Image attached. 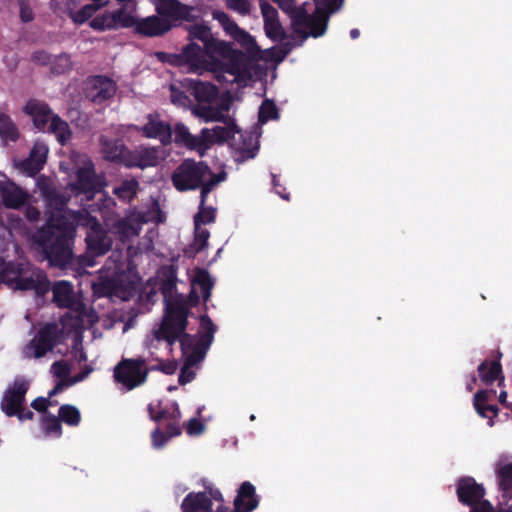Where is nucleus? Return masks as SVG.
Returning <instances> with one entry per match:
<instances>
[{"label": "nucleus", "instance_id": "nucleus-1", "mask_svg": "<svg viewBox=\"0 0 512 512\" xmlns=\"http://www.w3.org/2000/svg\"><path fill=\"white\" fill-rule=\"evenodd\" d=\"M72 217L71 220L65 215L52 213L30 237L32 244L51 267L66 269L73 264L77 225L91 224L85 241L92 254L104 255L111 249L112 241L96 218L81 211L73 212Z\"/></svg>", "mask_w": 512, "mask_h": 512}, {"label": "nucleus", "instance_id": "nucleus-2", "mask_svg": "<svg viewBox=\"0 0 512 512\" xmlns=\"http://www.w3.org/2000/svg\"><path fill=\"white\" fill-rule=\"evenodd\" d=\"M192 35L202 41L203 48L196 43H189L179 54L159 52L158 58L173 66L198 69L204 65L206 57H220L222 59L220 68L224 73L233 76L231 82L242 84L251 79L254 59L249 54L234 49L230 43L218 41L213 37L214 34Z\"/></svg>", "mask_w": 512, "mask_h": 512}, {"label": "nucleus", "instance_id": "nucleus-3", "mask_svg": "<svg viewBox=\"0 0 512 512\" xmlns=\"http://www.w3.org/2000/svg\"><path fill=\"white\" fill-rule=\"evenodd\" d=\"M176 290V280L167 278L161 285V292L164 296V315L160 327L155 331V338L171 342L178 333H181L188 326V307L182 294H173Z\"/></svg>", "mask_w": 512, "mask_h": 512}, {"label": "nucleus", "instance_id": "nucleus-4", "mask_svg": "<svg viewBox=\"0 0 512 512\" xmlns=\"http://www.w3.org/2000/svg\"><path fill=\"white\" fill-rule=\"evenodd\" d=\"M1 276L4 283L13 285L16 290H33L38 296H44L51 288V283L45 272L39 268H31L24 263H7Z\"/></svg>", "mask_w": 512, "mask_h": 512}, {"label": "nucleus", "instance_id": "nucleus-5", "mask_svg": "<svg viewBox=\"0 0 512 512\" xmlns=\"http://www.w3.org/2000/svg\"><path fill=\"white\" fill-rule=\"evenodd\" d=\"M30 386L31 380L25 376L14 378L4 390L0 400V409L5 416L16 417L19 422L34 420V412L26 407V395Z\"/></svg>", "mask_w": 512, "mask_h": 512}, {"label": "nucleus", "instance_id": "nucleus-6", "mask_svg": "<svg viewBox=\"0 0 512 512\" xmlns=\"http://www.w3.org/2000/svg\"><path fill=\"white\" fill-rule=\"evenodd\" d=\"M154 5L158 15L167 21L192 23L188 32H210V28L200 22L199 10L196 7L183 4L179 0H156Z\"/></svg>", "mask_w": 512, "mask_h": 512}, {"label": "nucleus", "instance_id": "nucleus-7", "mask_svg": "<svg viewBox=\"0 0 512 512\" xmlns=\"http://www.w3.org/2000/svg\"><path fill=\"white\" fill-rule=\"evenodd\" d=\"M149 373L150 368L144 357L123 358L114 368V379L130 391L143 385Z\"/></svg>", "mask_w": 512, "mask_h": 512}, {"label": "nucleus", "instance_id": "nucleus-8", "mask_svg": "<svg viewBox=\"0 0 512 512\" xmlns=\"http://www.w3.org/2000/svg\"><path fill=\"white\" fill-rule=\"evenodd\" d=\"M277 5L289 16L293 32H326L319 17L308 11V2L297 6L295 0H280Z\"/></svg>", "mask_w": 512, "mask_h": 512}, {"label": "nucleus", "instance_id": "nucleus-9", "mask_svg": "<svg viewBox=\"0 0 512 512\" xmlns=\"http://www.w3.org/2000/svg\"><path fill=\"white\" fill-rule=\"evenodd\" d=\"M208 173H211V169L206 163L185 159L173 172L171 180L180 192L195 190L200 187Z\"/></svg>", "mask_w": 512, "mask_h": 512}, {"label": "nucleus", "instance_id": "nucleus-10", "mask_svg": "<svg viewBox=\"0 0 512 512\" xmlns=\"http://www.w3.org/2000/svg\"><path fill=\"white\" fill-rule=\"evenodd\" d=\"M136 24V5L123 4L119 9L96 16L90 22V27L95 30L133 28Z\"/></svg>", "mask_w": 512, "mask_h": 512}, {"label": "nucleus", "instance_id": "nucleus-11", "mask_svg": "<svg viewBox=\"0 0 512 512\" xmlns=\"http://www.w3.org/2000/svg\"><path fill=\"white\" fill-rule=\"evenodd\" d=\"M67 188L75 196L85 195L86 200H92L100 192V179L96 174L94 164L89 162L76 171V180L70 182Z\"/></svg>", "mask_w": 512, "mask_h": 512}, {"label": "nucleus", "instance_id": "nucleus-12", "mask_svg": "<svg viewBox=\"0 0 512 512\" xmlns=\"http://www.w3.org/2000/svg\"><path fill=\"white\" fill-rule=\"evenodd\" d=\"M83 90L86 99L94 104L101 105L115 96L117 86L111 78L104 75H95L85 81Z\"/></svg>", "mask_w": 512, "mask_h": 512}, {"label": "nucleus", "instance_id": "nucleus-13", "mask_svg": "<svg viewBox=\"0 0 512 512\" xmlns=\"http://www.w3.org/2000/svg\"><path fill=\"white\" fill-rule=\"evenodd\" d=\"M58 327L54 323H47L38 330L28 347L33 350L34 357L39 359L52 351L58 342Z\"/></svg>", "mask_w": 512, "mask_h": 512}, {"label": "nucleus", "instance_id": "nucleus-14", "mask_svg": "<svg viewBox=\"0 0 512 512\" xmlns=\"http://www.w3.org/2000/svg\"><path fill=\"white\" fill-rule=\"evenodd\" d=\"M259 505V498L256 495L255 487L248 481L243 482L234 499V509L219 506L216 512H252Z\"/></svg>", "mask_w": 512, "mask_h": 512}, {"label": "nucleus", "instance_id": "nucleus-15", "mask_svg": "<svg viewBox=\"0 0 512 512\" xmlns=\"http://www.w3.org/2000/svg\"><path fill=\"white\" fill-rule=\"evenodd\" d=\"M456 494L460 503L471 507L484 498L485 488L482 484H478L473 477L464 476L457 481Z\"/></svg>", "mask_w": 512, "mask_h": 512}, {"label": "nucleus", "instance_id": "nucleus-16", "mask_svg": "<svg viewBox=\"0 0 512 512\" xmlns=\"http://www.w3.org/2000/svg\"><path fill=\"white\" fill-rule=\"evenodd\" d=\"M23 111L31 117L35 128L43 132L46 131L55 115L46 102L38 99H30L24 106Z\"/></svg>", "mask_w": 512, "mask_h": 512}, {"label": "nucleus", "instance_id": "nucleus-17", "mask_svg": "<svg viewBox=\"0 0 512 512\" xmlns=\"http://www.w3.org/2000/svg\"><path fill=\"white\" fill-rule=\"evenodd\" d=\"M53 302L60 308L76 312L83 310L82 303L76 299L73 285L68 281H58L52 286Z\"/></svg>", "mask_w": 512, "mask_h": 512}, {"label": "nucleus", "instance_id": "nucleus-18", "mask_svg": "<svg viewBox=\"0 0 512 512\" xmlns=\"http://www.w3.org/2000/svg\"><path fill=\"white\" fill-rule=\"evenodd\" d=\"M28 198V193L14 182L0 181V199L4 207L19 209L27 202Z\"/></svg>", "mask_w": 512, "mask_h": 512}, {"label": "nucleus", "instance_id": "nucleus-19", "mask_svg": "<svg viewBox=\"0 0 512 512\" xmlns=\"http://www.w3.org/2000/svg\"><path fill=\"white\" fill-rule=\"evenodd\" d=\"M147 123L140 128L142 135L147 138L159 139L166 144L171 141L172 128L169 123L158 119V115L149 114Z\"/></svg>", "mask_w": 512, "mask_h": 512}, {"label": "nucleus", "instance_id": "nucleus-20", "mask_svg": "<svg viewBox=\"0 0 512 512\" xmlns=\"http://www.w3.org/2000/svg\"><path fill=\"white\" fill-rule=\"evenodd\" d=\"M99 143L101 153L105 160L125 165L124 159L127 158L126 152H128L129 149L124 145L122 140L101 135Z\"/></svg>", "mask_w": 512, "mask_h": 512}, {"label": "nucleus", "instance_id": "nucleus-21", "mask_svg": "<svg viewBox=\"0 0 512 512\" xmlns=\"http://www.w3.org/2000/svg\"><path fill=\"white\" fill-rule=\"evenodd\" d=\"M274 41L284 42L276 51L275 60L283 61L296 45H301L307 38H318L323 34H266Z\"/></svg>", "mask_w": 512, "mask_h": 512}, {"label": "nucleus", "instance_id": "nucleus-22", "mask_svg": "<svg viewBox=\"0 0 512 512\" xmlns=\"http://www.w3.org/2000/svg\"><path fill=\"white\" fill-rule=\"evenodd\" d=\"M127 158L124 159L125 167L140 168L154 167L158 163L157 151L154 148H143L140 150H128Z\"/></svg>", "mask_w": 512, "mask_h": 512}, {"label": "nucleus", "instance_id": "nucleus-23", "mask_svg": "<svg viewBox=\"0 0 512 512\" xmlns=\"http://www.w3.org/2000/svg\"><path fill=\"white\" fill-rule=\"evenodd\" d=\"M48 146L41 141H36L30 151L29 157L22 162L23 169L30 175L38 174L47 160Z\"/></svg>", "mask_w": 512, "mask_h": 512}, {"label": "nucleus", "instance_id": "nucleus-24", "mask_svg": "<svg viewBox=\"0 0 512 512\" xmlns=\"http://www.w3.org/2000/svg\"><path fill=\"white\" fill-rule=\"evenodd\" d=\"M182 512H212V502L207 492H190L182 503Z\"/></svg>", "mask_w": 512, "mask_h": 512}, {"label": "nucleus", "instance_id": "nucleus-25", "mask_svg": "<svg viewBox=\"0 0 512 512\" xmlns=\"http://www.w3.org/2000/svg\"><path fill=\"white\" fill-rule=\"evenodd\" d=\"M479 378L485 385H491L496 380H499V386L504 381L502 374V365L497 360H485L477 368Z\"/></svg>", "mask_w": 512, "mask_h": 512}, {"label": "nucleus", "instance_id": "nucleus-26", "mask_svg": "<svg viewBox=\"0 0 512 512\" xmlns=\"http://www.w3.org/2000/svg\"><path fill=\"white\" fill-rule=\"evenodd\" d=\"M192 95L201 103L210 104L218 97L219 90L216 85L209 82H202L199 80L190 83Z\"/></svg>", "mask_w": 512, "mask_h": 512}, {"label": "nucleus", "instance_id": "nucleus-27", "mask_svg": "<svg viewBox=\"0 0 512 512\" xmlns=\"http://www.w3.org/2000/svg\"><path fill=\"white\" fill-rule=\"evenodd\" d=\"M133 28L134 32H169L171 25L169 21L156 15L144 19L136 16V24Z\"/></svg>", "mask_w": 512, "mask_h": 512}, {"label": "nucleus", "instance_id": "nucleus-28", "mask_svg": "<svg viewBox=\"0 0 512 512\" xmlns=\"http://www.w3.org/2000/svg\"><path fill=\"white\" fill-rule=\"evenodd\" d=\"M41 194L48 207L61 212L70 200V195L66 192L59 191L55 187L45 186L41 188Z\"/></svg>", "mask_w": 512, "mask_h": 512}, {"label": "nucleus", "instance_id": "nucleus-29", "mask_svg": "<svg viewBox=\"0 0 512 512\" xmlns=\"http://www.w3.org/2000/svg\"><path fill=\"white\" fill-rule=\"evenodd\" d=\"M182 433L180 424L167 423L165 431L160 427H156L151 433L152 446L155 449H161L173 437L179 436Z\"/></svg>", "mask_w": 512, "mask_h": 512}, {"label": "nucleus", "instance_id": "nucleus-30", "mask_svg": "<svg viewBox=\"0 0 512 512\" xmlns=\"http://www.w3.org/2000/svg\"><path fill=\"white\" fill-rule=\"evenodd\" d=\"M260 8L264 19V32H285L281 27L275 7L266 0H260Z\"/></svg>", "mask_w": 512, "mask_h": 512}, {"label": "nucleus", "instance_id": "nucleus-31", "mask_svg": "<svg viewBox=\"0 0 512 512\" xmlns=\"http://www.w3.org/2000/svg\"><path fill=\"white\" fill-rule=\"evenodd\" d=\"M488 391L479 390L475 393L473 404L476 412L483 418L492 419L498 416L499 408L496 405L487 404Z\"/></svg>", "mask_w": 512, "mask_h": 512}, {"label": "nucleus", "instance_id": "nucleus-32", "mask_svg": "<svg viewBox=\"0 0 512 512\" xmlns=\"http://www.w3.org/2000/svg\"><path fill=\"white\" fill-rule=\"evenodd\" d=\"M138 191L139 182L135 178L123 180L113 188V194L123 203H130L134 200Z\"/></svg>", "mask_w": 512, "mask_h": 512}, {"label": "nucleus", "instance_id": "nucleus-33", "mask_svg": "<svg viewBox=\"0 0 512 512\" xmlns=\"http://www.w3.org/2000/svg\"><path fill=\"white\" fill-rule=\"evenodd\" d=\"M46 131L53 133L61 145L66 144L72 135L68 123L57 114L51 119Z\"/></svg>", "mask_w": 512, "mask_h": 512}, {"label": "nucleus", "instance_id": "nucleus-34", "mask_svg": "<svg viewBox=\"0 0 512 512\" xmlns=\"http://www.w3.org/2000/svg\"><path fill=\"white\" fill-rule=\"evenodd\" d=\"M192 112L205 122H226L227 120V116H225L219 108L210 105L197 104L193 107Z\"/></svg>", "mask_w": 512, "mask_h": 512}, {"label": "nucleus", "instance_id": "nucleus-35", "mask_svg": "<svg viewBox=\"0 0 512 512\" xmlns=\"http://www.w3.org/2000/svg\"><path fill=\"white\" fill-rule=\"evenodd\" d=\"M315 4L313 13L319 17L322 24L328 28L330 18L335 14V6H337L335 0H312Z\"/></svg>", "mask_w": 512, "mask_h": 512}, {"label": "nucleus", "instance_id": "nucleus-36", "mask_svg": "<svg viewBox=\"0 0 512 512\" xmlns=\"http://www.w3.org/2000/svg\"><path fill=\"white\" fill-rule=\"evenodd\" d=\"M40 425L47 436L60 437L62 435V425L59 417L52 413H46L40 418Z\"/></svg>", "mask_w": 512, "mask_h": 512}, {"label": "nucleus", "instance_id": "nucleus-37", "mask_svg": "<svg viewBox=\"0 0 512 512\" xmlns=\"http://www.w3.org/2000/svg\"><path fill=\"white\" fill-rule=\"evenodd\" d=\"M223 123L225 124V126H214L212 128L215 143L217 144H222L232 139L235 133L239 131L233 119L227 117L226 122Z\"/></svg>", "mask_w": 512, "mask_h": 512}, {"label": "nucleus", "instance_id": "nucleus-38", "mask_svg": "<svg viewBox=\"0 0 512 512\" xmlns=\"http://www.w3.org/2000/svg\"><path fill=\"white\" fill-rule=\"evenodd\" d=\"M0 136L3 140L12 142L19 138V130L16 124L6 114H0Z\"/></svg>", "mask_w": 512, "mask_h": 512}, {"label": "nucleus", "instance_id": "nucleus-39", "mask_svg": "<svg viewBox=\"0 0 512 512\" xmlns=\"http://www.w3.org/2000/svg\"><path fill=\"white\" fill-rule=\"evenodd\" d=\"M193 283L199 285L204 302H207L213 288V282L209 272L205 269H197Z\"/></svg>", "mask_w": 512, "mask_h": 512}, {"label": "nucleus", "instance_id": "nucleus-40", "mask_svg": "<svg viewBox=\"0 0 512 512\" xmlns=\"http://www.w3.org/2000/svg\"><path fill=\"white\" fill-rule=\"evenodd\" d=\"M58 417L68 426H78L81 422V414L77 407L64 404L59 407Z\"/></svg>", "mask_w": 512, "mask_h": 512}, {"label": "nucleus", "instance_id": "nucleus-41", "mask_svg": "<svg viewBox=\"0 0 512 512\" xmlns=\"http://www.w3.org/2000/svg\"><path fill=\"white\" fill-rule=\"evenodd\" d=\"M200 328L202 330V334L198 338L203 344L204 347H210L213 342L214 334L217 330L216 325L213 323L211 318L208 315H202L200 317Z\"/></svg>", "mask_w": 512, "mask_h": 512}, {"label": "nucleus", "instance_id": "nucleus-42", "mask_svg": "<svg viewBox=\"0 0 512 512\" xmlns=\"http://www.w3.org/2000/svg\"><path fill=\"white\" fill-rule=\"evenodd\" d=\"M180 418L181 411L179 405L174 401L169 407L158 409L154 417V421L161 422L162 420H167L168 423L175 422L176 424H179Z\"/></svg>", "mask_w": 512, "mask_h": 512}, {"label": "nucleus", "instance_id": "nucleus-43", "mask_svg": "<svg viewBox=\"0 0 512 512\" xmlns=\"http://www.w3.org/2000/svg\"><path fill=\"white\" fill-rule=\"evenodd\" d=\"M175 134V143L179 145H183L190 150L195 149V135H192L189 132V129L183 123H178L174 129Z\"/></svg>", "mask_w": 512, "mask_h": 512}, {"label": "nucleus", "instance_id": "nucleus-44", "mask_svg": "<svg viewBox=\"0 0 512 512\" xmlns=\"http://www.w3.org/2000/svg\"><path fill=\"white\" fill-rule=\"evenodd\" d=\"M279 118V110L273 100L265 99L258 112V121L262 124Z\"/></svg>", "mask_w": 512, "mask_h": 512}, {"label": "nucleus", "instance_id": "nucleus-45", "mask_svg": "<svg viewBox=\"0 0 512 512\" xmlns=\"http://www.w3.org/2000/svg\"><path fill=\"white\" fill-rule=\"evenodd\" d=\"M499 487L505 496H512V462L501 467L497 472Z\"/></svg>", "mask_w": 512, "mask_h": 512}, {"label": "nucleus", "instance_id": "nucleus-46", "mask_svg": "<svg viewBox=\"0 0 512 512\" xmlns=\"http://www.w3.org/2000/svg\"><path fill=\"white\" fill-rule=\"evenodd\" d=\"M194 226V241L190 249H193V254H197L208 247L210 232L206 228H202L201 225L194 224Z\"/></svg>", "mask_w": 512, "mask_h": 512}, {"label": "nucleus", "instance_id": "nucleus-47", "mask_svg": "<svg viewBox=\"0 0 512 512\" xmlns=\"http://www.w3.org/2000/svg\"><path fill=\"white\" fill-rule=\"evenodd\" d=\"M105 6L106 2H102L100 4H87L74 13L73 20L76 23L82 24L89 20L96 13L97 10Z\"/></svg>", "mask_w": 512, "mask_h": 512}, {"label": "nucleus", "instance_id": "nucleus-48", "mask_svg": "<svg viewBox=\"0 0 512 512\" xmlns=\"http://www.w3.org/2000/svg\"><path fill=\"white\" fill-rule=\"evenodd\" d=\"M213 144H215V139L213 135V130L208 128H203L200 132L199 136H195V149L197 151H202L210 148Z\"/></svg>", "mask_w": 512, "mask_h": 512}, {"label": "nucleus", "instance_id": "nucleus-49", "mask_svg": "<svg viewBox=\"0 0 512 512\" xmlns=\"http://www.w3.org/2000/svg\"><path fill=\"white\" fill-rule=\"evenodd\" d=\"M216 218V209L213 207H205L200 203L199 211L194 216V224L202 225V224H210L215 221Z\"/></svg>", "mask_w": 512, "mask_h": 512}, {"label": "nucleus", "instance_id": "nucleus-50", "mask_svg": "<svg viewBox=\"0 0 512 512\" xmlns=\"http://www.w3.org/2000/svg\"><path fill=\"white\" fill-rule=\"evenodd\" d=\"M213 18L220 23L225 32H246L239 28L237 24L223 11H214Z\"/></svg>", "mask_w": 512, "mask_h": 512}, {"label": "nucleus", "instance_id": "nucleus-51", "mask_svg": "<svg viewBox=\"0 0 512 512\" xmlns=\"http://www.w3.org/2000/svg\"><path fill=\"white\" fill-rule=\"evenodd\" d=\"M208 348L209 347H204L203 344H201V341L197 339V342L191 350V354L187 356L184 365H188L189 368L195 365L204 358Z\"/></svg>", "mask_w": 512, "mask_h": 512}, {"label": "nucleus", "instance_id": "nucleus-52", "mask_svg": "<svg viewBox=\"0 0 512 512\" xmlns=\"http://www.w3.org/2000/svg\"><path fill=\"white\" fill-rule=\"evenodd\" d=\"M208 348L209 347H204L203 344H201V341L197 339V342L191 350V354L187 356L184 365H188L189 368L195 365L204 358Z\"/></svg>", "mask_w": 512, "mask_h": 512}, {"label": "nucleus", "instance_id": "nucleus-53", "mask_svg": "<svg viewBox=\"0 0 512 512\" xmlns=\"http://www.w3.org/2000/svg\"><path fill=\"white\" fill-rule=\"evenodd\" d=\"M185 331H186V329L184 331H182L181 333H178L173 341L172 340H171V342L168 340H165V341L169 345H173L176 341H179L183 352L186 353L188 350L193 349L197 340L195 339L194 336L186 333Z\"/></svg>", "mask_w": 512, "mask_h": 512}, {"label": "nucleus", "instance_id": "nucleus-54", "mask_svg": "<svg viewBox=\"0 0 512 512\" xmlns=\"http://www.w3.org/2000/svg\"><path fill=\"white\" fill-rule=\"evenodd\" d=\"M70 371V365L64 360L55 361L51 366V372L60 380L70 379Z\"/></svg>", "mask_w": 512, "mask_h": 512}, {"label": "nucleus", "instance_id": "nucleus-55", "mask_svg": "<svg viewBox=\"0 0 512 512\" xmlns=\"http://www.w3.org/2000/svg\"><path fill=\"white\" fill-rule=\"evenodd\" d=\"M227 7L241 15H246L250 12V3L248 0H225Z\"/></svg>", "mask_w": 512, "mask_h": 512}, {"label": "nucleus", "instance_id": "nucleus-56", "mask_svg": "<svg viewBox=\"0 0 512 512\" xmlns=\"http://www.w3.org/2000/svg\"><path fill=\"white\" fill-rule=\"evenodd\" d=\"M30 406L37 412L42 413L43 415L48 412V408L52 406V400L47 397H37L35 398Z\"/></svg>", "mask_w": 512, "mask_h": 512}, {"label": "nucleus", "instance_id": "nucleus-57", "mask_svg": "<svg viewBox=\"0 0 512 512\" xmlns=\"http://www.w3.org/2000/svg\"><path fill=\"white\" fill-rule=\"evenodd\" d=\"M171 102L176 105L185 106L189 102L188 96L182 90L176 88L174 85L170 87Z\"/></svg>", "mask_w": 512, "mask_h": 512}, {"label": "nucleus", "instance_id": "nucleus-58", "mask_svg": "<svg viewBox=\"0 0 512 512\" xmlns=\"http://www.w3.org/2000/svg\"><path fill=\"white\" fill-rule=\"evenodd\" d=\"M150 371H161L164 374L172 375L177 369V364L174 361H159L157 365L149 366Z\"/></svg>", "mask_w": 512, "mask_h": 512}, {"label": "nucleus", "instance_id": "nucleus-59", "mask_svg": "<svg viewBox=\"0 0 512 512\" xmlns=\"http://www.w3.org/2000/svg\"><path fill=\"white\" fill-rule=\"evenodd\" d=\"M20 18L22 22L27 23L34 19V13L26 0H19Z\"/></svg>", "mask_w": 512, "mask_h": 512}, {"label": "nucleus", "instance_id": "nucleus-60", "mask_svg": "<svg viewBox=\"0 0 512 512\" xmlns=\"http://www.w3.org/2000/svg\"><path fill=\"white\" fill-rule=\"evenodd\" d=\"M59 64H54L51 68L52 72L55 74H62L65 71L70 69L71 63L70 59L67 55H61L58 58Z\"/></svg>", "mask_w": 512, "mask_h": 512}, {"label": "nucleus", "instance_id": "nucleus-61", "mask_svg": "<svg viewBox=\"0 0 512 512\" xmlns=\"http://www.w3.org/2000/svg\"><path fill=\"white\" fill-rule=\"evenodd\" d=\"M195 376V372L191 370L188 365H183L178 376V382L180 385H185L191 382Z\"/></svg>", "mask_w": 512, "mask_h": 512}, {"label": "nucleus", "instance_id": "nucleus-62", "mask_svg": "<svg viewBox=\"0 0 512 512\" xmlns=\"http://www.w3.org/2000/svg\"><path fill=\"white\" fill-rule=\"evenodd\" d=\"M204 429V425L197 418H192L188 421L186 425V433L188 435H198Z\"/></svg>", "mask_w": 512, "mask_h": 512}, {"label": "nucleus", "instance_id": "nucleus-63", "mask_svg": "<svg viewBox=\"0 0 512 512\" xmlns=\"http://www.w3.org/2000/svg\"><path fill=\"white\" fill-rule=\"evenodd\" d=\"M32 61L40 64L47 65L51 62V55L44 50L35 51L31 57Z\"/></svg>", "mask_w": 512, "mask_h": 512}, {"label": "nucleus", "instance_id": "nucleus-64", "mask_svg": "<svg viewBox=\"0 0 512 512\" xmlns=\"http://www.w3.org/2000/svg\"><path fill=\"white\" fill-rule=\"evenodd\" d=\"M24 215L29 222H37L40 219V210L32 205H28L25 208Z\"/></svg>", "mask_w": 512, "mask_h": 512}]
</instances>
